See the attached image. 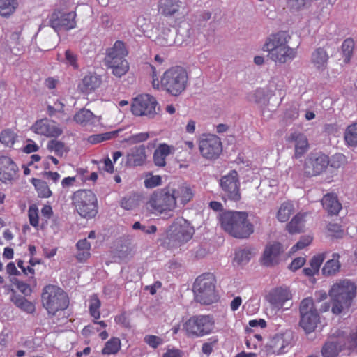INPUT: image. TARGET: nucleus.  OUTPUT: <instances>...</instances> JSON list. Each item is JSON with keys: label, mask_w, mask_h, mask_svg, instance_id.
Returning <instances> with one entry per match:
<instances>
[{"label": "nucleus", "mask_w": 357, "mask_h": 357, "mask_svg": "<svg viewBox=\"0 0 357 357\" xmlns=\"http://www.w3.org/2000/svg\"><path fill=\"white\" fill-rule=\"evenodd\" d=\"M17 135L10 128L4 129L0 132V142L7 146H12L16 139Z\"/></svg>", "instance_id": "47"}, {"label": "nucleus", "mask_w": 357, "mask_h": 357, "mask_svg": "<svg viewBox=\"0 0 357 357\" xmlns=\"http://www.w3.org/2000/svg\"><path fill=\"white\" fill-rule=\"evenodd\" d=\"M128 54L125 43L121 40H116L112 47L107 50L105 61L114 63L118 59H126Z\"/></svg>", "instance_id": "24"}, {"label": "nucleus", "mask_w": 357, "mask_h": 357, "mask_svg": "<svg viewBox=\"0 0 357 357\" xmlns=\"http://www.w3.org/2000/svg\"><path fill=\"white\" fill-rule=\"evenodd\" d=\"M327 230L331 236L335 238H342L343 236V229L342 226L337 223L329 222L327 225Z\"/></svg>", "instance_id": "52"}, {"label": "nucleus", "mask_w": 357, "mask_h": 357, "mask_svg": "<svg viewBox=\"0 0 357 357\" xmlns=\"http://www.w3.org/2000/svg\"><path fill=\"white\" fill-rule=\"evenodd\" d=\"M321 204L331 215H337L342 209V204L338 201L337 195L333 192L325 195L321 199Z\"/></svg>", "instance_id": "28"}, {"label": "nucleus", "mask_w": 357, "mask_h": 357, "mask_svg": "<svg viewBox=\"0 0 357 357\" xmlns=\"http://www.w3.org/2000/svg\"><path fill=\"white\" fill-rule=\"evenodd\" d=\"M291 298L289 289L282 287L274 289L268 295V302L276 307H282L284 303Z\"/></svg>", "instance_id": "23"}, {"label": "nucleus", "mask_w": 357, "mask_h": 357, "mask_svg": "<svg viewBox=\"0 0 357 357\" xmlns=\"http://www.w3.org/2000/svg\"><path fill=\"white\" fill-rule=\"evenodd\" d=\"M199 149L202 157L213 160L219 158L222 152L220 138L215 135H203L199 142Z\"/></svg>", "instance_id": "10"}, {"label": "nucleus", "mask_w": 357, "mask_h": 357, "mask_svg": "<svg viewBox=\"0 0 357 357\" xmlns=\"http://www.w3.org/2000/svg\"><path fill=\"white\" fill-rule=\"evenodd\" d=\"M110 137L111 134L108 132L104 134L93 135L89 137L88 140L91 144H97L109 139Z\"/></svg>", "instance_id": "60"}, {"label": "nucleus", "mask_w": 357, "mask_h": 357, "mask_svg": "<svg viewBox=\"0 0 357 357\" xmlns=\"http://www.w3.org/2000/svg\"><path fill=\"white\" fill-rule=\"evenodd\" d=\"M312 241V238L310 236H302L300 240L291 248L293 252H296L298 250L303 249L306 246L309 245Z\"/></svg>", "instance_id": "55"}, {"label": "nucleus", "mask_w": 357, "mask_h": 357, "mask_svg": "<svg viewBox=\"0 0 357 357\" xmlns=\"http://www.w3.org/2000/svg\"><path fill=\"white\" fill-rule=\"evenodd\" d=\"M74 121L82 126L94 125L98 120L89 109H82L74 116Z\"/></svg>", "instance_id": "33"}, {"label": "nucleus", "mask_w": 357, "mask_h": 357, "mask_svg": "<svg viewBox=\"0 0 357 357\" xmlns=\"http://www.w3.org/2000/svg\"><path fill=\"white\" fill-rule=\"evenodd\" d=\"M101 303L96 294H93L89 299V308L90 312H99Z\"/></svg>", "instance_id": "57"}, {"label": "nucleus", "mask_w": 357, "mask_h": 357, "mask_svg": "<svg viewBox=\"0 0 357 357\" xmlns=\"http://www.w3.org/2000/svg\"><path fill=\"white\" fill-rule=\"evenodd\" d=\"M47 149L54 152L57 156L61 157L68 151L65 144L58 140H50L47 145Z\"/></svg>", "instance_id": "46"}, {"label": "nucleus", "mask_w": 357, "mask_h": 357, "mask_svg": "<svg viewBox=\"0 0 357 357\" xmlns=\"http://www.w3.org/2000/svg\"><path fill=\"white\" fill-rule=\"evenodd\" d=\"M174 146L166 143L160 144L153 152V160L154 164L158 167H165L167 157L174 154Z\"/></svg>", "instance_id": "26"}, {"label": "nucleus", "mask_w": 357, "mask_h": 357, "mask_svg": "<svg viewBox=\"0 0 357 357\" xmlns=\"http://www.w3.org/2000/svg\"><path fill=\"white\" fill-rule=\"evenodd\" d=\"M132 255V248L129 245H124L121 246L118 252V256L121 259H126Z\"/></svg>", "instance_id": "63"}, {"label": "nucleus", "mask_w": 357, "mask_h": 357, "mask_svg": "<svg viewBox=\"0 0 357 357\" xmlns=\"http://www.w3.org/2000/svg\"><path fill=\"white\" fill-rule=\"evenodd\" d=\"M12 302L21 310L25 312H34L36 307L35 303L28 301L24 296L20 295H15L13 294L11 298Z\"/></svg>", "instance_id": "38"}, {"label": "nucleus", "mask_w": 357, "mask_h": 357, "mask_svg": "<svg viewBox=\"0 0 357 357\" xmlns=\"http://www.w3.org/2000/svg\"><path fill=\"white\" fill-rule=\"evenodd\" d=\"M76 259L79 262H85L91 256V244L86 238L81 239L76 244Z\"/></svg>", "instance_id": "36"}, {"label": "nucleus", "mask_w": 357, "mask_h": 357, "mask_svg": "<svg viewBox=\"0 0 357 357\" xmlns=\"http://www.w3.org/2000/svg\"><path fill=\"white\" fill-rule=\"evenodd\" d=\"M329 164L328 157L324 154L311 153L305 160L304 175L307 177L321 174Z\"/></svg>", "instance_id": "14"}, {"label": "nucleus", "mask_w": 357, "mask_h": 357, "mask_svg": "<svg viewBox=\"0 0 357 357\" xmlns=\"http://www.w3.org/2000/svg\"><path fill=\"white\" fill-rule=\"evenodd\" d=\"M105 64L112 69V74L117 77H121L126 75L130 68L129 63L126 59H118L114 63H105Z\"/></svg>", "instance_id": "34"}, {"label": "nucleus", "mask_w": 357, "mask_h": 357, "mask_svg": "<svg viewBox=\"0 0 357 357\" xmlns=\"http://www.w3.org/2000/svg\"><path fill=\"white\" fill-rule=\"evenodd\" d=\"M18 171L17 165L11 158L0 156V181L5 183L12 182L17 178Z\"/></svg>", "instance_id": "19"}, {"label": "nucleus", "mask_w": 357, "mask_h": 357, "mask_svg": "<svg viewBox=\"0 0 357 357\" xmlns=\"http://www.w3.org/2000/svg\"><path fill=\"white\" fill-rule=\"evenodd\" d=\"M149 138V133L146 132H139L135 135H131L128 141L131 143L137 144L146 141Z\"/></svg>", "instance_id": "59"}, {"label": "nucleus", "mask_w": 357, "mask_h": 357, "mask_svg": "<svg viewBox=\"0 0 357 357\" xmlns=\"http://www.w3.org/2000/svg\"><path fill=\"white\" fill-rule=\"evenodd\" d=\"M18 7L17 0H0V15L3 17H9Z\"/></svg>", "instance_id": "39"}, {"label": "nucleus", "mask_w": 357, "mask_h": 357, "mask_svg": "<svg viewBox=\"0 0 357 357\" xmlns=\"http://www.w3.org/2000/svg\"><path fill=\"white\" fill-rule=\"evenodd\" d=\"M75 12L62 13L54 10L50 18V26L56 31L61 30L69 31L76 27Z\"/></svg>", "instance_id": "15"}, {"label": "nucleus", "mask_w": 357, "mask_h": 357, "mask_svg": "<svg viewBox=\"0 0 357 357\" xmlns=\"http://www.w3.org/2000/svg\"><path fill=\"white\" fill-rule=\"evenodd\" d=\"M155 43L162 47L172 45L174 43V38L173 34H171V29L169 28L164 29L156 37Z\"/></svg>", "instance_id": "41"}, {"label": "nucleus", "mask_w": 357, "mask_h": 357, "mask_svg": "<svg viewBox=\"0 0 357 357\" xmlns=\"http://www.w3.org/2000/svg\"><path fill=\"white\" fill-rule=\"evenodd\" d=\"M65 105L61 101H56L54 105H48L47 112L50 116H56L61 121L67 122L70 116L64 112Z\"/></svg>", "instance_id": "37"}, {"label": "nucleus", "mask_w": 357, "mask_h": 357, "mask_svg": "<svg viewBox=\"0 0 357 357\" xmlns=\"http://www.w3.org/2000/svg\"><path fill=\"white\" fill-rule=\"evenodd\" d=\"M307 213H298L287 225V229L290 234L301 233L305 227V218Z\"/></svg>", "instance_id": "35"}, {"label": "nucleus", "mask_w": 357, "mask_h": 357, "mask_svg": "<svg viewBox=\"0 0 357 357\" xmlns=\"http://www.w3.org/2000/svg\"><path fill=\"white\" fill-rule=\"evenodd\" d=\"M355 43L352 38H346L342 45L341 52L342 54L343 61L345 63H349L353 56Z\"/></svg>", "instance_id": "40"}, {"label": "nucleus", "mask_w": 357, "mask_h": 357, "mask_svg": "<svg viewBox=\"0 0 357 357\" xmlns=\"http://www.w3.org/2000/svg\"><path fill=\"white\" fill-rule=\"evenodd\" d=\"M222 228L236 238H247L254 232V226L244 211H225L220 215Z\"/></svg>", "instance_id": "3"}, {"label": "nucleus", "mask_w": 357, "mask_h": 357, "mask_svg": "<svg viewBox=\"0 0 357 357\" xmlns=\"http://www.w3.org/2000/svg\"><path fill=\"white\" fill-rule=\"evenodd\" d=\"M41 301L43 306L48 312L64 311L70 303L67 293L54 284H47L43 289Z\"/></svg>", "instance_id": "7"}, {"label": "nucleus", "mask_w": 357, "mask_h": 357, "mask_svg": "<svg viewBox=\"0 0 357 357\" xmlns=\"http://www.w3.org/2000/svg\"><path fill=\"white\" fill-rule=\"evenodd\" d=\"M220 185L228 199L235 202L241 200L240 181L236 170H231L227 175L222 176Z\"/></svg>", "instance_id": "13"}, {"label": "nucleus", "mask_w": 357, "mask_h": 357, "mask_svg": "<svg viewBox=\"0 0 357 357\" xmlns=\"http://www.w3.org/2000/svg\"><path fill=\"white\" fill-rule=\"evenodd\" d=\"M167 186L170 193L174 198L176 208L178 206V204L186 205L194 197V192L190 185L187 183H182L181 184L169 183Z\"/></svg>", "instance_id": "16"}, {"label": "nucleus", "mask_w": 357, "mask_h": 357, "mask_svg": "<svg viewBox=\"0 0 357 357\" xmlns=\"http://www.w3.org/2000/svg\"><path fill=\"white\" fill-rule=\"evenodd\" d=\"M176 236L180 242H187L190 240L194 234V228L185 220H183L174 229Z\"/></svg>", "instance_id": "30"}, {"label": "nucleus", "mask_w": 357, "mask_h": 357, "mask_svg": "<svg viewBox=\"0 0 357 357\" xmlns=\"http://www.w3.org/2000/svg\"><path fill=\"white\" fill-rule=\"evenodd\" d=\"M356 284L349 280H340L334 283L328 292L333 300L331 312H342L349 310L356 296Z\"/></svg>", "instance_id": "4"}, {"label": "nucleus", "mask_w": 357, "mask_h": 357, "mask_svg": "<svg viewBox=\"0 0 357 357\" xmlns=\"http://www.w3.org/2000/svg\"><path fill=\"white\" fill-rule=\"evenodd\" d=\"M28 216L30 225L34 227H38L39 224L38 209L36 204H32L29 207Z\"/></svg>", "instance_id": "51"}, {"label": "nucleus", "mask_w": 357, "mask_h": 357, "mask_svg": "<svg viewBox=\"0 0 357 357\" xmlns=\"http://www.w3.org/2000/svg\"><path fill=\"white\" fill-rule=\"evenodd\" d=\"M294 213V205L290 202H284L281 204L277 213V218L280 222H287Z\"/></svg>", "instance_id": "43"}, {"label": "nucleus", "mask_w": 357, "mask_h": 357, "mask_svg": "<svg viewBox=\"0 0 357 357\" xmlns=\"http://www.w3.org/2000/svg\"><path fill=\"white\" fill-rule=\"evenodd\" d=\"M294 334L291 331L274 335L266 346V352L269 354L281 355L287 352L291 347Z\"/></svg>", "instance_id": "11"}, {"label": "nucleus", "mask_w": 357, "mask_h": 357, "mask_svg": "<svg viewBox=\"0 0 357 357\" xmlns=\"http://www.w3.org/2000/svg\"><path fill=\"white\" fill-rule=\"evenodd\" d=\"M158 102L153 96L149 94H142L134 98L131 110L135 116H146L153 118L156 114Z\"/></svg>", "instance_id": "12"}, {"label": "nucleus", "mask_w": 357, "mask_h": 357, "mask_svg": "<svg viewBox=\"0 0 357 357\" xmlns=\"http://www.w3.org/2000/svg\"><path fill=\"white\" fill-rule=\"evenodd\" d=\"M291 38L288 31H279L266 38L261 49L268 53L267 56L273 62L285 64L293 61L298 54L297 48L289 45Z\"/></svg>", "instance_id": "1"}, {"label": "nucleus", "mask_w": 357, "mask_h": 357, "mask_svg": "<svg viewBox=\"0 0 357 357\" xmlns=\"http://www.w3.org/2000/svg\"><path fill=\"white\" fill-rule=\"evenodd\" d=\"M31 130L36 134L47 137H58L63 130L56 123L47 119H41L36 121L31 126Z\"/></svg>", "instance_id": "17"}, {"label": "nucleus", "mask_w": 357, "mask_h": 357, "mask_svg": "<svg viewBox=\"0 0 357 357\" xmlns=\"http://www.w3.org/2000/svg\"><path fill=\"white\" fill-rule=\"evenodd\" d=\"M146 159V147L144 145H139L130 149L126 155V163L128 166H142L145 164Z\"/></svg>", "instance_id": "22"}, {"label": "nucleus", "mask_w": 357, "mask_h": 357, "mask_svg": "<svg viewBox=\"0 0 357 357\" xmlns=\"http://www.w3.org/2000/svg\"><path fill=\"white\" fill-rule=\"evenodd\" d=\"M340 255L333 253L332 259L328 260L324 265L321 272L324 276H332L340 271L341 264L340 262Z\"/></svg>", "instance_id": "32"}, {"label": "nucleus", "mask_w": 357, "mask_h": 357, "mask_svg": "<svg viewBox=\"0 0 357 357\" xmlns=\"http://www.w3.org/2000/svg\"><path fill=\"white\" fill-rule=\"evenodd\" d=\"M102 84V78L96 73H89L82 79L79 88L83 93H89L99 88Z\"/></svg>", "instance_id": "27"}, {"label": "nucleus", "mask_w": 357, "mask_h": 357, "mask_svg": "<svg viewBox=\"0 0 357 357\" xmlns=\"http://www.w3.org/2000/svg\"><path fill=\"white\" fill-rule=\"evenodd\" d=\"M72 204L78 214L87 219L94 218L98 213V200L90 190H78L72 195Z\"/></svg>", "instance_id": "8"}, {"label": "nucleus", "mask_w": 357, "mask_h": 357, "mask_svg": "<svg viewBox=\"0 0 357 357\" xmlns=\"http://www.w3.org/2000/svg\"><path fill=\"white\" fill-rule=\"evenodd\" d=\"M31 183L34 185L38 197L42 198H48L52 195V191L49 188L47 183L39 178H33Z\"/></svg>", "instance_id": "42"}, {"label": "nucleus", "mask_w": 357, "mask_h": 357, "mask_svg": "<svg viewBox=\"0 0 357 357\" xmlns=\"http://www.w3.org/2000/svg\"><path fill=\"white\" fill-rule=\"evenodd\" d=\"M144 185L147 188H153L162 183V178L159 175H151L144 180Z\"/></svg>", "instance_id": "53"}, {"label": "nucleus", "mask_w": 357, "mask_h": 357, "mask_svg": "<svg viewBox=\"0 0 357 357\" xmlns=\"http://www.w3.org/2000/svg\"><path fill=\"white\" fill-rule=\"evenodd\" d=\"M146 208L153 214L170 215L175 209V200L168 186L154 190L146 203Z\"/></svg>", "instance_id": "6"}, {"label": "nucleus", "mask_w": 357, "mask_h": 357, "mask_svg": "<svg viewBox=\"0 0 357 357\" xmlns=\"http://www.w3.org/2000/svg\"><path fill=\"white\" fill-rule=\"evenodd\" d=\"M299 312H317L312 297H307L301 301Z\"/></svg>", "instance_id": "50"}, {"label": "nucleus", "mask_w": 357, "mask_h": 357, "mask_svg": "<svg viewBox=\"0 0 357 357\" xmlns=\"http://www.w3.org/2000/svg\"><path fill=\"white\" fill-rule=\"evenodd\" d=\"M306 262V259L305 257H298L295 258L291 263L290 264L289 268L292 271H296V270L301 268Z\"/></svg>", "instance_id": "62"}, {"label": "nucleus", "mask_w": 357, "mask_h": 357, "mask_svg": "<svg viewBox=\"0 0 357 357\" xmlns=\"http://www.w3.org/2000/svg\"><path fill=\"white\" fill-rule=\"evenodd\" d=\"M14 284H15L17 289L26 296L31 294L32 292V289L30 285L23 281L16 280Z\"/></svg>", "instance_id": "61"}, {"label": "nucleus", "mask_w": 357, "mask_h": 357, "mask_svg": "<svg viewBox=\"0 0 357 357\" xmlns=\"http://www.w3.org/2000/svg\"><path fill=\"white\" fill-rule=\"evenodd\" d=\"M144 342L151 347L156 349L162 343V339L153 335H147L144 337Z\"/></svg>", "instance_id": "56"}, {"label": "nucleus", "mask_w": 357, "mask_h": 357, "mask_svg": "<svg viewBox=\"0 0 357 357\" xmlns=\"http://www.w3.org/2000/svg\"><path fill=\"white\" fill-rule=\"evenodd\" d=\"M329 55L324 47H317L312 53L310 62L314 68L319 71L327 68Z\"/></svg>", "instance_id": "25"}, {"label": "nucleus", "mask_w": 357, "mask_h": 357, "mask_svg": "<svg viewBox=\"0 0 357 357\" xmlns=\"http://www.w3.org/2000/svg\"><path fill=\"white\" fill-rule=\"evenodd\" d=\"M162 357H183V352L178 349H167Z\"/></svg>", "instance_id": "64"}, {"label": "nucleus", "mask_w": 357, "mask_h": 357, "mask_svg": "<svg viewBox=\"0 0 357 357\" xmlns=\"http://www.w3.org/2000/svg\"><path fill=\"white\" fill-rule=\"evenodd\" d=\"M152 86L155 89H162L174 96L181 94L186 89L188 76L186 70L181 66H174L165 70L160 80L158 79L156 68L149 65Z\"/></svg>", "instance_id": "2"}, {"label": "nucleus", "mask_w": 357, "mask_h": 357, "mask_svg": "<svg viewBox=\"0 0 357 357\" xmlns=\"http://www.w3.org/2000/svg\"><path fill=\"white\" fill-rule=\"evenodd\" d=\"M65 58L67 63L70 65L75 70L79 68V64L77 63V56L70 50H67L65 52Z\"/></svg>", "instance_id": "58"}, {"label": "nucleus", "mask_w": 357, "mask_h": 357, "mask_svg": "<svg viewBox=\"0 0 357 357\" xmlns=\"http://www.w3.org/2000/svg\"><path fill=\"white\" fill-rule=\"evenodd\" d=\"M283 252L284 248L280 243H269L266 245L261 258V264L265 266H273L278 264Z\"/></svg>", "instance_id": "18"}, {"label": "nucleus", "mask_w": 357, "mask_h": 357, "mask_svg": "<svg viewBox=\"0 0 357 357\" xmlns=\"http://www.w3.org/2000/svg\"><path fill=\"white\" fill-rule=\"evenodd\" d=\"M326 253H319L312 257L310 261V267H305L303 269V273L309 278H313L319 273L321 265L326 259Z\"/></svg>", "instance_id": "29"}, {"label": "nucleus", "mask_w": 357, "mask_h": 357, "mask_svg": "<svg viewBox=\"0 0 357 357\" xmlns=\"http://www.w3.org/2000/svg\"><path fill=\"white\" fill-rule=\"evenodd\" d=\"M182 7L181 0H158L157 5L158 13L166 17L178 15Z\"/></svg>", "instance_id": "20"}, {"label": "nucleus", "mask_w": 357, "mask_h": 357, "mask_svg": "<svg viewBox=\"0 0 357 357\" xmlns=\"http://www.w3.org/2000/svg\"><path fill=\"white\" fill-rule=\"evenodd\" d=\"M344 140L351 146L357 145V123L349 125L344 132Z\"/></svg>", "instance_id": "44"}, {"label": "nucleus", "mask_w": 357, "mask_h": 357, "mask_svg": "<svg viewBox=\"0 0 357 357\" xmlns=\"http://www.w3.org/2000/svg\"><path fill=\"white\" fill-rule=\"evenodd\" d=\"M339 352L338 344L333 342H326L321 349V355L323 357H337Z\"/></svg>", "instance_id": "48"}, {"label": "nucleus", "mask_w": 357, "mask_h": 357, "mask_svg": "<svg viewBox=\"0 0 357 357\" xmlns=\"http://www.w3.org/2000/svg\"><path fill=\"white\" fill-rule=\"evenodd\" d=\"M121 349V340L118 337H112L108 340L102 350L103 354H116Z\"/></svg>", "instance_id": "45"}, {"label": "nucleus", "mask_w": 357, "mask_h": 357, "mask_svg": "<svg viewBox=\"0 0 357 357\" xmlns=\"http://www.w3.org/2000/svg\"><path fill=\"white\" fill-rule=\"evenodd\" d=\"M214 321L209 314L195 315L183 324V330L189 337H202L210 333Z\"/></svg>", "instance_id": "9"}, {"label": "nucleus", "mask_w": 357, "mask_h": 357, "mask_svg": "<svg viewBox=\"0 0 357 357\" xmlns=\"http://www.w3.org/2000/svg\"><path fill=\"white\" fill-rule=\"evenodd\" d=\"M319 322V314H301L300 326L306 333L314 331Z\"/></svg>", "instance_id": "31"}, {"label": "nucleus", "mask_w": 357, "mask_h": 357, "mask_svg": "<svg viewBox=\"0 0 357 357\" xmlns=\"http://www.w3.org/2000/svg\"><path fill=\"white\" fill-rule=\"evenodd\" d=\"M252 255L250 249H241L235 252L234 260L238 264H243L248 262Z\"/></svg>", "instance_id": "49"}, {"label": "nucleus", "mask_w": 357, "mask_h": 357, "mask_svg": "<svg viewBox=\"0 0 357 357\" xmlns=\"http://www.w3.org/2000/svg\"><path fill=\"white\" fill-rule=\"evenodd\" d=\"M137 204L135 196L125 197L121 202V206L126 210H131Z\"/></svg>", "instance_id": "54"}, {"label": "nucleus", "mask_w": 357, "mask_h": 357, "mask_svg": "<svg viewBox=\"0 0 357 357\" xmlns=\"http://www.w3.org/2000/svg\"><path fill=\"white\" fill-rule=\"evenodd\" d=\"M217 280L212 273H204L199 275L193 284L195 300L202 305H211L219 301L216 289Z\"/></svg>", "instance_id": "5"}, {"label": "nucleus", "mask_w": 357, "mask_h": 357, "mask_svg": "<svg viewBox=\"0 0 357 357\" xmlns=\"http://www.w3.org/2000/svg\"><path fill=\"white\" fill-rule=\"evenodd\" d=\"M288 142H294L295 152L294 157L299 159L303 157L309 149L310 145L307 137L301 132H294L287 138Z\"/></svg>", "instance_id": "21"}]
</instances>
